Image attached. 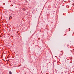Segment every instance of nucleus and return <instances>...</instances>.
<instances>
[{
  "mask_svg": "<svg viewBox=\"0 0 74 74\" xmlns=\"http://www.w3.org/2000/svg\"><path fill=\"white\" fill-rule=\"evenodd\" d=\"M11 16H10L9 20H10V18H11Z\"/></svg>",
  "mask_w": 74,
  "mask_h": 74,
  "instance_id": "nucleus-1",
  "label": "nucleus"
},
{
  "mask_svg": "<svg viewBox=\"0 0 74 74\" xmlns=\"http://www.w3.org/2000/svg\"><path fill=\"white\" fill-rule=\"evenodd\" d=\"M23 11H25V8H24L23 9Z\"/></svg>",
  "mask_w": 74,
  "mask_h": 74,
  "instance_id": "nucleus-2",
  "label": "nucleus"
},
{
  "mask_svg": "<svg viewBox=\"0 0 74 74\" xmlns=\"http://www.w3.org/2000/svg\"><path fill=\"white\" fill-rule=\"evenodd\" d=\"M12 17H11V19H12Z\"/></svg>",
  "mask_w": 74,
  "mask_h": 74,
  "instance_id": "nucleus-3",
  "label": "nucleus"
},
{
  "mask_svg": "<svg viewBox=\"0 0 74 74\" xmlns=\"http://www.w3.org/2000/svg\"><path fill=\"white\" fill-rule=\"evenodd\" d=\"M38 40H39V38H38Z\"/></svg>",
  "mask_w": 74,
  "mask_h": 74,
  "instance_id": "nucleus-4",
  "label": "nucleus"
}]
</instances>
